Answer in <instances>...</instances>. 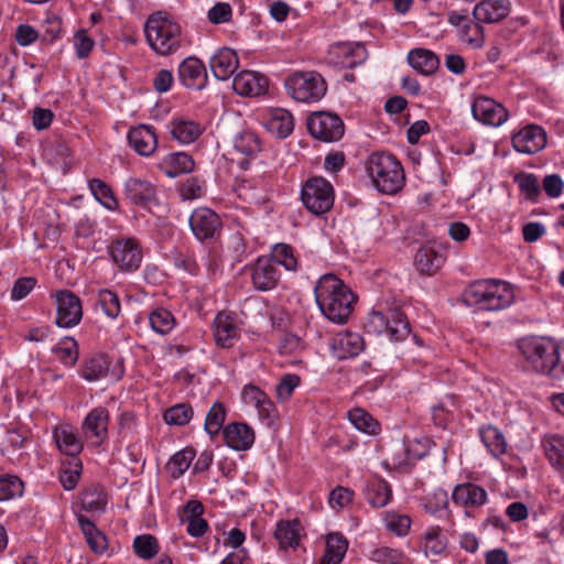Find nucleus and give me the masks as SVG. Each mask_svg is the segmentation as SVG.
<instances>
[{
	"mask_svg": "<svg viewBox=\"0 0 564 564\" xmlns=\"http://www.w3.org/2000/svg\"><path fill=\"white\" fill-rule=\"evenodd\" d=\"M315 301L327 319L337 324L347 322L355 295L336 275L324 274L314 288Z\"/></svg>",
	"mask_w": 564,
	"mask_h": 564,
	"instance_id": "f257e3e1",
	"label": "nucleus"
},
{
	"mask_svg": "<svg viewBox=\"0 0 564 564\" xmlns=\"http://www.w3.org/2000/svg\"><path fill=\"white\" fill-rule=\"evenodd\" d=\"M465 302L481 311H499L513 302V292L507 282L479 280L473 282L463 293Z\"/></svg>",
	"mask_w": 564,
	"mask_h": 564,
	"instance_id": "f03ea898",
	"label": "nucleus"
},
{
	"mask_svg": "<svg viewBox=\"0 0 564 564\" xmlns=\"http://www.w3.org/2000/svg\"><path fill=\"white\" fill-rule=\"evenodd\" d=\"M144 33L150 47L162 56L174 53L182 45L181 25L161 11L147 19Z\"/></svg>",
	"mask_w": 564,
	"mask_h": 564,
	"instance_id": "7ed1b4c3",
	"label": "nucleus"
},
{
	"mask_svg": "<svg viewBox=\"0 0 564 564\" xmlns=\"http://www.w3.org/2000/svg\"><path fill=\"white\" fill-rule=\"evenodd\" d=\"M366 170L377 189L384 194L397 193L405 181L401 163L391 154L372 153L366 162Z\"/></svg>",
	"mask_w": 564,
	"mask_h": 564,
	"instance_id": "20e7f679",
	"label": "nucleus"
},
{
	"mask_svg": "<svg viewBox=\"0 0 564 564\" xmlns=\"http://www.w3.org/2000/svg\"><path fill=\"white\" fill-rule=\"evenodd\" d=\"M519 349L536 372L549 375L558 361V347L552 340L523 338L519 343Z\"/></svg>",
	"mask_w": 564,
	"mask_h": 564,
	"instance_id": "39448f33",
	"label": "nucleus"
},
{
	"mask_svg": "<svg viewBox=\"0 0 564 564\" xmlns=\"http://www.w3.org/2000/svg\"><path fill=\"white\" fill-rule=\"evenodd\" d=\"M288 94L301 102H315L326 94L327 85L316 72H296L285 79Z\"/></svg>",
	"mask_w": 564,
	"mask_h": 564,
	"instance_id": "423d86ee",
	"label": "nucleus"
},
{
	"mask_svg": "<svg viewBox=\"0 0 564 564\" xmlns=\"http://www.w3.org/2000/svg\"><path fill=\"white\" fill-rule=\"evenodd\" d=\"M369 333L387 334L391 340L400 341L411 333L405 314L399 308H389L387 313L372 312L366 325Z\"/></svg>",
	"mask_w": 564,
	"mask_h": 564,
	"instance_id": "0eeeda50",
	"label": "nucleus"
},
{
	"mask_svg": "<svg viewBox=\"0 0 564 564\" xmlns=\"http://www.w3.org/2000/svg\"><path fill=\"white\" fill-rule=\"evenodd\" d=\"M301 198L312 214L322 215L328 212L334 204V189L327 180L313 177L303 186Z\"/></svg>",
	"mask_w": 564,
	"mask_h": 564,
	"instance_id": "6e6552de",
	"label": "nucleus"
},
{
	"mask_svg": "<svg viewBox=\"0 0 564 564\" xmlns=\"http://www.w3.org/2000/svg\"><path fill=\"white\" fill-rule=\"evenodd\" d=\"M307 129L312 137L324 142H335L345 132L343 120L335 113L318 111L307 118Z\"/></svg>",
	"mask_w": 564,
	"mask_h": 564,
	"instance_id": "1a4fd4ad",
	"label": "nucleus"
},
{
	"mask_svg": "<svg viewBox=\"0 0 564 564\" xmlns=\"http://www.w3.org/2000/svg\"><path fill=\"white\" fill-rule=\"evenodd\" d=\"M56 325L59 327H73L79 324L83 317L80 299L69 290H59L55 293Z\"/></svg>",
	"mask_w": 564,
	"mask_h": 564,
	"instance_id": "9d476101",
	"label": "nucleus"
},
{
	"mask_svg": "<svg viewBox=\"0 0 564 564\" xmlns=\"http://www.w3.org/2000/svg\"><path fill=\"white\" fill-rule=\"evenodd\" d=\"M110 256L120 270L128 272L137 270L142 261L141 248L132 238L115 241L110 247Z\"/></svg>",
	"mask_w": 564,
	"mask_h": 564,
	"instance_id": "9b49d317",
	"label": "nucleus"
},
{
	"mask_svg": "<svg viewBox=\"0 0 564 564\" xmlns=\"http://www.w3.org/2000/svg\"><path fill=\"white\" fill-rule=\"evenodd\" d=\"M473 117L487 126L499 127L509 118L508 110L488 97H477L471 105Z\"/></svg>",
	"mask_w": 564,
	"mask_h": 564,
	"instance_id": "f8f14e48",
	"label": "nucleus"
},
{
	"mask_svg": "<svg viewBox=\"0 0 564 564\" xmlns=\"http://www.w3.org/2000/svg\"><path fill=\"white\" fill-rule=\"evenodd\" d=\"M189 226L195 237L200 240L214 239L221 227L218 215L209 208H196L189 217Z\"/></svg>",
	"mask_w": 564,
	"mask_h": 564,
	"instance_id": "ddd939ff",
	"label": "nucleus"
},
{
	"mask_svg": "<svg viewBox=\"0 0 564 564\" xmlns=\"http://www.w3.org/2000/svg\"><path fill=\"white\" fill-rule=\"evenodd\" d=\"M367 58V50L360 43H337L329 51V61L341 68H354Z\"/></svg>",
	"mask_w": 564,
	"mask_h": 564,
	"instance_id": "4468645a",
	"label": "nucleus"
},
{
	"mask_svg": "<svg viewBox=\"0 0 564 564\" xmlns=\"http://www.w3.org/2000/svg\"><path fill=\"white\" fill-rule=\"evenodd\" d=\"M546 144V133L539 126H528L512 137L513 148L524 154H534Z\"/></svg>",
	"mask_w": 564,
	"mask_h": 564,
	"instance_id": "2eb2a0df",
	"label": "nucleus"
},
{
	"mask_svg": "<svg viewBox=\"0 0 564 564\" xmlns=\"http://www.w3.org/2000/svg\"><path fill=\"white\" fill-rule=\"evenodd\" d=\"M178 79L186 88L200 90L207 82L205 65L197 57H187L178 66Z\"/></svg>",
	"mask_w": 564,
	"mask_h": 564,
	"instance_id": "dca6fc26",
	"label": "nucleus"
},
{
	"mask_svg": "<svg viewBox=\"0 0 564 564\" xmlns=\"http://www.w3.org/2000/svg\"><path fill=\"white\" fill-rule=\"evenodd\" d=\"M109 411L104 406L93 409L85 417L82 430L87 438L96 437L100 444L108 436Z\"/></svg>",
	"mask_w": 564,
	"mask_h": 564,
	"instance_id": "f3484780",
	"label": "nucleus"
},
{
	"mask_svg": "<svg viewBox=\"0 0 564 564\" xmlns=\"http://www.w3.org/2000/svg\"><path fill=\"white\" fill-rule=\"evenodd\" d=\"M280 280V271L275 263L268 258H259L252 269V281L256 289L268 291Z\"/></svg>",
	"mask_w": 564,
	"mask_h": 564,
	"instance_id": "a211bd4d",
	"label": "nucleus"
},
{
	"mask_svg": "<svg viewBox=\"0 0 564 564\" xmlns=\"http://www.w3.org/2000/svg\"><path fill=\"white\" fill-rule=\"evenodd\" d=\"M209 66L217 79L226 80L237 70L239 59L234 50L223 47L212 56Z\"/></svg>",
	"mask_w": 564,
	"mask_h": 564,
	"instance_id": "6ab92c4d",
	"label": "nucleus"
},
{
	"mask_svg": "<svg viewBox=\"0 0 564 564\" xmlns=\"http://www.w3.org/2000/svg\"><path fill=\"white\" fill-rule=\"evenodd\" d=\"M267 78L251 70L238 73L232 80L234 90L241 96H258L267 89Z\"/></svg>",
	"mask_w": 564,
	"mask_h": 564,
	"instance_id": "aec40b11",
	"label": "nucleus"
},
{
	"mask_svg": "<svg viewBox=\"0 0 564 564\" xmlns=\"http://www.w3.org/2000/svg\"><path fill=\"white\" fill-rule=\"evenodd\" d=\"M509 12V2L506 0H482L474 8L473 15L479 23H496Z\"/></svg>",
	"mask_w": 564,
	"mask_h": 564,
	"instance_id": "412c9836",
	"label": "nucleus"
},
{
	"mask_svg": "<svg viewBox=\"0 0 564 564\" xmlns=\"http://www.w3.org/2000/svg\"><path fill=\"white\" fill-rule=\"evenodd\" d=\"M225 443L235 451H246L254 442V432L246 423H231L224 427Z\"/></svg>",
	"mask_w": 564,
	"mask_h": 564,
	"instance_id": "4be33fe9",
	"label": "nucleus"
},
{
	"mask_svg": "<svg viewBox=\"0 0 564 564\" xmlns=\"http://www.w3.org/2000/svg\"><path fill=\"white\" fill-rule=\"evenodd\" d=\"M130 145L140 155H151L158 147L156 134L149 126H139L132 128L128 133Z\"/></svg>",
	"mask_w": 564,
	"mask_h": 564,
	"instance_id": "5701e85b",
	"label": "nucleus"
},
{
	"mask_svg": "<svg viewBox=\"0 0 564 564\" xmlns=\"http://www.w3.org/2000/svg\"><path fill=\"white\" fill-rule=\"evenodd\" d=\"M364 349V339L356 333L339 334L333 339L332 350L335 358L343 360L357 356Z\"/></svg>",
	"mask_w": 564,
	"mask_h": 564,
	"instance_id": "b1692460",
	"label": "nucleus"
},
{
	"mask_svg": "<svg viewBox=\"0 0 564 564\" xmlns=\"http://www.w3.org/2000/svg\"><path fill=\"white\" fill-rule=\"evenodd\" d=\"M215 339L217 345L223 348H230L239 336V328L234 323L230 315L225 312L217 314L214 321Z\"/></svg>",
	"mask_w": 564,
	"mask_h": 564,
	"instance_id": "393cba45",
	"label": "nucleus"
},
{
	"mask_svg": "<svg viewBox=\"0 0 564 564\" xmlns=\"http://www.w3.org/2000/svg\"><path fill=\"white\" fill-rule=\"evenodd\" d=\"M444 262V256L432 247L420 248L414 258L416 270L429 276L436 274Z\"/></svg>",
	"mask_w": 564,
	"mask_h": 564,
	"instance_id": "a878e982",
	"label": "nucleus"
},
{
	"mask_svg": "<svg viewBox=\"0 0 564 564\" xmlns=\"http://www.w3.org/2000/svg\"><path fill=\"white\" fill-rule=\"evenodd\" d=\"M124 194L132 204L145 206L154 198L155 189L145 180L130 177L124 183Z\"/></svg>",
	"mask_w": 564,
	"mask_h": 564,
	"instance_id": "bb28decb",
	"label": "nucleus"
},
{
	"mask_svg": "<svg viewBox=\"0 0 564 564\" xmlns=\"http://www.w3.org/2000/svg\"><path fill=\"white\" fill-rule=\"evenodd\" d=\"M453 501L460 506L479 507L487 500L486 490L475 484H463L456 486L452 495Z\"/></svg>",
	"mask_w": 564,
	"mask_h": 564,
	"instance_id": "cd10ccee",
	"label": "nucleus"
},
{
	"mask_svg": "<svg viewBox=\"0 0 564 564\" xmlns=\"http://www.w3.org/2000/svg\"><path fill=\"white\" fill-rule=\"evenodd\" d=\"M409 64L423 75H432L440 65V59L435 53L426 48H413L408 54Z\"/></svg>",
	"mask_w": 564,
	"mask_h": 564,
	"instance_id": "c85d7f7f",
	"label": "nucleus"
},
{
	"mask_svg": "<svg viewBox=\"0 0 564 564\" xmlns=\"http://www.w3.org/2000/svg\"><path fill=\"white\" fill-rule=\"evenodd\" d=\"M171 133L180 143L189 144L203 133V129L193 120L175 118L171 122Z\"/></svg>",
	"mask_w": 564,
	"mask_h": 564,
	"instance_id": "c756f323",
	"label": "nucleus"
},
{
	"mask_svg": "<svg viewBox=\"0 0 564 564\" xmlns=\"http://www.w3.org/2000/svg\"><path fill=\"white\" fill-rule=\"evenodd\" d=\"M78 522L90 550L98 554L104 553L107 549L106 536L97 529L95 523L86 517L79 516Z\"/></svg>",
	"mask_w": 564,
	"mask_h": 564,
	"instance_id": "7c9ffc66",
	"label": "nucleus"
},
{
	"mask_svg": "<svg viewBox=\"0 0 564 564\" xmlns=\"http://www.w3.org/2000/svg\"><path fill=\"white\" fill-rule=\"evenodd\" d=\"M365 495L367 501L372 507L382 508L390 501L392 490L387 481L382 479H376L367 485Z\"/></svg>",
	"mask_w": 564,
	"mask_h": 564,
	"instance_id": "2f4dec72",
	"label": "nucleus"
},
{
	"mask_svg": "<svg viewBox=\"0 0 564 564\" xmlns=\"http://www.w3.org/2000/svg\"><path fill=\"white\" fill-rule=\"evenodd\" d=\"M234 148L241 154L253 158L262 150V143L256 132L243 130L235 137Z\"/></svg>",
	"mask_w": 564,
	"mask_h": 564,
	"instance_id": "473e14b6",
	"label": "nucleus"
},
{
	"mask_svg": "<svg viewBox=\"0 0 564 564\" xmlns=\"http://www.w3.org/2000/svg\"><path fill=\"white\" fill-rule=\"evenodd\" d=\"M54 440L58 449L68 456H76L83 451L82 442L77 438L74 432L67 427L56 429L54 432Z\"/></svg>",
	"mask_w": 564,
	"mask_h": 564,
	"instance_id": "72a5a7b5",
	"label": "nucleus"
},
{
	"mask_svg": "<svg viewBox=\"0 0 564 564\" xmlns=\"http://www.w3.org/2000/svg\"><path fill=\"white\" fill-rule=\"evenodd\" d=\"M300 523L297 521H281L278 523L274 535L281 547H294L300 542Z\"/></svg>",
	"mask_w": 564,
	"mask_h": 564,
	"instance_id": "f704fd0d",
	"label": "nucleus"
},
{
	"mask_svg": "<svg viewBox=\"0 0 564 564\" xmlns=\"http://www.w3.org/2000/svg\"><path fill=\"white\" fill-rule=\"evenodd\" d=\"M110 362L106 355H96L86 361L82 377L87 381H96L107 376Z\"/></svg>",
	"mask_w": 564,
	"mask_h": 564,
	"instance_id": "c9c22d12",
	"label": "nucleus"
},
{
	"mask_svg": "<svg viewBox=\"0 0 564 564\" xmlns=\"http://www.w3.org/2000/svg\"><path fill=\"white\" fill-rule=\"evenodd\" d=\"M480 436L484 444L494 456L498 457L506 453L507 442L503 434L497 427L489 425L481 429Z\"/></svg>",
	"mask_w": 564,
	"mask_h": 564,
	"instance_id": "e433bc0d",
	"label": "nucleus"
},
{
	"mask_svg": "<svg viewBox=\"0 0 564 564\" xmlns=\"http://www.w3.org/2000/svg\"><path fill=\"white\" fill-rule=\"evenodd\" d=\"M348 419L357 430L367 434L376 435L380 430L378 421L360 408L350 410L348 412Z\"/></svg>",
	"mask_w": 564,
	"mask_h": 564,
	"instance_id": "4c0bfd02",
	"label": "nucleus"
},
{
	"mask_svg": "<svg viewBox=\"0 0 564 564\" xmlns=\"http://www.w3.org/2000/svg\"><path fill=\"white\" fill-rule=\"evenodd\" d=\"M543 446L550 463L564 470V437L553 435L544 441Z\"/></svg>",
	"mask_w": 564,
	"mask_h": 564,
	"instance_id": "58836bf2",
	"label": "nucleus"
},
{
	"mask_svg": "<svg viewBox=\"0 0 564 564\" xmlns=\"http://www.w3.org/2000/svg\"><path fill=\"white\" fill-rule=\"evenodd\" d=\"M447 545L446 538L442 535L440 527H433L424 534V553L426 556L441 555Z\"/></svg>",
	"mask_w": 564,
	"mask_h": 564,
	"instance_id": "ea45409f",
	"label": "nucleus"
},
{
	"mask_svg": "<svg viewBox=\"0 0 564 564\" xmlns=\"http://www.w3.org/2000/svg\"><path fill=\"white\" fill-rule=\"evenodd\" d=\"M149 322L152 329L162 335L170 333L175 326L173 314L163 307L153 310L149 315Z\"/></svg>",
	"mask_w": 564,
	"mask_h": 564,
	"instance_id": "a19ab883",
	"label": "nucleus"
},
{
	"mask_svg": "<svg viewBox=\"0 0 564 564\" xmlns=\"http://www.w3.org/2000/svg\"><path fill=\"white\" fill-rule=\"evenodd\" d=\"M133 549L135 554L143 560L154 557L160 551L158 539L151 534L135 536L133 540Z\"/></svg>",
	"mask_w": 564,
	"mask_h": 564,
	"instance_id": "79ce46f5",
	"label": "nucleus"
},
{
	"mask_svg": "<svg viewBox=\"0 0 564 564\" xmlns=\"http://www.w3.org/2000/svg\"><path fill=\"white\" fill-rule=\"evenodd\" d=\"M65 366H74L78 360V345L74 338L65 337L53 349Z\"/></svg>",
	"mask_w": 564,
	"mask_h": 564,
	"instance_id": "37998d69",
	"label": "nucleus"
},
{
	"mask_svg": "<svg viewBox=\"0 0 564 564\" xmlns=\"http://www.w3.org/2000/svg\"><path fill=\"white\" fill-rule=\"evenodd\" d=\"M89 188L96 199L108 209H116L118 202L113 196L111 188L101 180L93 178L88 183Z\"/></svg>",
	"mask_w": 564,
	"mask_h": 564,
	"instance_id": "c03bdc74",
	"label": "nucleus"
},
{
	"mask_svg": "<svg viewBox=\"0 0 564 564\" xmlns=\"http://www.w3.org/2000/svg\"><path fill=\"white\" fill-rule=\"evenodd\" d=\"M225 419L226 408L224 403L219 401L215 402L206 415L204 424L205 431L212 436L218 434L223 427Z\"/></svg>",
	"mask_w": 564,
	"mask_h": 564,
	"instance_id": "a18cd8bd",
	"label": "nucleus"
},
{
	"mask_svg": "<svg viewBox=\"0 0 564 564\" xmlns=\"http://www.w3.org/2000/svg\"><path fill=\"white\" fill-rule=\"evenodd\" d=\"M273 263L283 265L289 271H295L297 268V260L294 257L293 249L286 243H276L273 247L271 259Z\"/></svg>",
	"mask_w": 564,
	"mask_h": 564,
	"instance_id": "49530a36",
	"label": "nucleus"
},
{
	"mask_svg": "<svg viewBox=\"0 0 564 564\" xmlns=\"http://www.w3.org/2000/svg\"><path fill=\"white\" fill-rule=\"evenodd\" d=\"M193 409L189 404L181 403L167 409L164 414V421L170 425H185L193 417Z\"/></svg>",
	"mask_w": 564,
	"mask_h": 564,
	"instance_id": "de8ad7c7",
	"label": "nucleus"
},
{
	"mask_svg": "<svg viewBox=\"0 0 564 564\" xmlns=\"http://www.w3.org/2000/svg\"><path fill=\"white\" fill-rule=\"evenodd\" d=\"M294 128L293 116L286 110H276L270 121V129L280 138L290 135Z\"/></svg>",
	"mask_w": 564,
	"mask_h": 564,
	"instance_id": "09e8293b",
	"label": "nucleus"
},
{
	"mask_svg": "<svg viewBox=\"0 0 564 564\" xmlns=\"http://www.w3.org/2000/svg\"><path fill=\"white\" fill-rule=\"evenodd\" d=\"M98 303L107 317L113 319L120 314L121 306L119 296L111 290H100L98 292Z\"/></svg>",
	"mask_w": 564,
	"mask_h": 564,
	"instance_id": "8fccbe9b",
	"label": "nucleus"
},
{
	"mask_svg": "<svg viewBox=\"0 0 564 564\" xmlns=\"http://www.w3.org/2000/svg\"><path fill=\"white\" fill-rule=\"evenodd\" d=\"M23 494V482L18 476L0 477V501H6Z\"/></svg>",
	"mask_w": 564,
	"mask_h": 564,
	"instance_id": "3c124183",
	"label": "nucleus"
},
{
	"mask_svg": "<svg viewBox=\"0 0 564 564\" xmlns=\"http://www.w3.org/2000/svg\"><path fill=\"white\" fill-rule=\"evenodd\" d=\"M348 549V541L340 533H329L326 539L325 555L343 561Z\"/></svg>",
	"mask_w": 564,
	"mask_h": 564,
	"instance_id": "603ef678",
	"label": "nucleus"
},
{
	"mask_svg": "<svg viewBox=\"0 0 564 564\" xmlns=\"http://www.w3.org/2000/svg\"><path fill=\"white\" fill-rule=\"evenodd\" d=\"M195 454L192 449L177 452L169 462V468L173 477L182 476L191 466Z\"/></svg>",
	"mask_w": 564,
	"mask_h": 564,
	"instance_id": "864d4df0",
	"label": "nucleus"
},
{
	"mask_svg": "<svg viewBox=\"0 0 564 564\" xmlns=\"http://www.w3.org/2000/svg\"><path fill=\"white\" fill-rule=\"evenodd\" d=\"M82 507L86 511H100L105 507V496L99 488L87 489L82 495Z\"/></svg>",
	"mask_w": 564,
	"mask_h": 564,
	"instance_id": "5fc2aeb1",
	"label": "nucleus"
},
{
	"mask_svg": "<svg viewBox=\"0 0 564 564\" xmlns=\"http://www.w3.org/2000/svg\"><path fill=\"white\" fill-rule=\"evenodd\" d=\"M516 182L527 198L534 199L540 194V185L538 177L533 174L520 173L516 176Z\"/></svg>",
	"mask_w": 564,
	"mask_h": 564,
	"instance_id": "6e6d98bb",
	"label": "nucleus"
},
{
	"mask_svg": "<svg viewBox=\"0 0 564 564\" xmlns=\"http://www.w3.org/2000/svg\"><path fill=\"white\" fill-rule=\"evenodd\" d=\"M171 165L173 167L172 172H169V175L176 176L182 173H189L194 169V160L191 155L184 152H177L171 154Z\"/></svg>",
	"mask_w": 564,
	"mask_h": 564,
	"instance_id": "4d7b16f0",
	"label": "nucleus"
},
{
	"mask_svg": "<svg viewBox=\"0 0 564 564\" xmlns=\"http://www.w3.org/2000/svg\"><path fill=\"white\" fill-rule=\"evenodd\" d=\"M463 39L473 47H481L485 42L484 30L479 23L468 21L463 26Z\"/></svg>",
	"mask_w": 564,
	"mask_h": 564,
	"instance_id": "13d9d810",
	"label": "nucleus"
},
{
	"mask_svg": "<svg viewBox=\"0 0 564 564\" xmlns=\"http://www.w3.org/2000/svg\"><path fill=\"white\" fill-rule=\"evenodd\" d=\"M300 377L297 375H285L275 388L276 398L281 401H286L292 395L294 389L300 384Z\"/></svg>",
	"mask_w": 564,
	"mask_h": 564,
	"instance_id": "bf43d9fd",
	"label": "nucleus"
},
{
	"mask_svg": "<svg viewBox=\"0 0 564 564\" xmlns=\"http://www.w3.org/2000/svg\"><path fill=\"white\" fill-rule=\"evenodd\" d=\"M387 528L398 535H405L411 527V519L405 514L390 513L386 518Z\"/></svg>",
	"mask_w": 564,
	"mask_h": 564,
	"instance_id": "052dcab7",
	"label": "nucleus"
},
{
	"mask_svg": "<svg viewBox=\"0 0 564 564\" xmlns=\"http://www.w3.org/2000/svg\"><path fill=\"white\" fill-rule=\"evenodd\" d=\"M35 285L36 279L32 276L19 278L11 290V297L15 301H20L28 296Z\"/></svg>",
	"mask_w": 564,
	"mask_h": 564,
	"instance_id": "680f3d73",
	"label": "nucleus"
},
{
	"mask_svg": "<svg viewBox=\"0 0 564 564\" xmlns=\"http://www.w3.org/2000/svg\"><path fill=\"white\" fill-rule=\"evenodd\" d=\"M231 7L228 3L218 2L208 11V20L212 23L219 24L228 22L231 18Z\"/></svg>",
	"mask_w": 564,
	"mask_h": 564,
	"instance_id": "e2e57ef3",
	"label": "nucleus"
},
{
	"mask_svg": "<svg viewBox=\"0 0 564 564\" xmlns=\"http://www.w3.org/2000/svg\"><path fill=\"white\" fill-rule=\"evenodd\" d=\"M352 495V490L338 486L329 494V505L333 508H343L351 502Z\"/></svg>",
	"mask_w": 564,
	"mask_h": 564,
	"instance_id": "0e129e2a",
	"label": "nucleus"
},
{
	"mask_svg": "<svg viewBox=\"0 0 564 564\" xmlns=\"http://www.w3.org/2000/svg\"><path fill=\"white\" fill-rule=\"evenodd\" d=\"M74 44L77 56L79 58H85L93 50L94 41L84 30H80L75 34Z\"/></svg>",
	"mask_w": 564,
	"mask_h": 564,
	"instance_id": "69168bd1",
	"label": "nucleus"
},
{
	"mask_svg": "<svg viewBox=\"0 0 564 564\" xmlns=\"http://www.w3.org/2000/svg\"><path fill=\"white\" fill-rule=\"evenodd\" d=\"M564 183L560 175L550 174L543 180V188L549 197H558L563 192Z\"/></svg>",
	"mask_w": 564,
	"mask_h": 564,
	"instance_id": "338daca9",
	"label": "nucleus"
},
{
	"mask_svg": "<svg viewBox=\"0 0 564 564\" xmlns=\"http://www.w3.org/2000/svg\"><path fill=\"white\" fill-rule=\"evenodd\" d=\"M53 120V112L47 108L36 107L33 110L32 121L33 126L37 130H44L48 128Z\"/></svg>",
	"mask_w": 564,
	"mask_h": 564,
	"instance_id": "774afa93",
	"label": "nucleus"
}]
</instances>
